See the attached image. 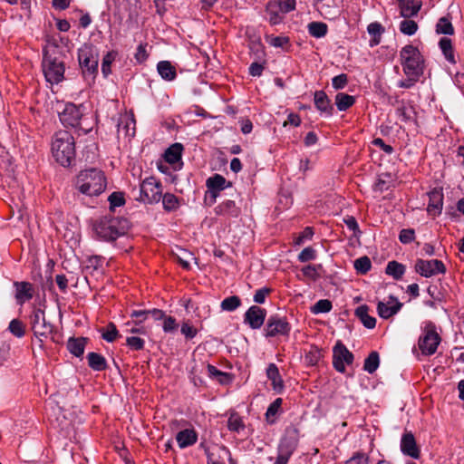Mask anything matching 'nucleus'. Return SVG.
<instances>
[{
	"instance_id": "f257e3e1",
	"label": "nucleus",
	"mask_w": 464,
	"mask_h": 464,
	"mask_svg": "<svg viewBox=\"0 0 464 464\" xmlns=\"http://www.w3.org/2000/svg\"><path fill=\"white\" fill-rule=\"evenodd\" d=\"M52 153L60 165L69 167L75 158V145L72 135L67 130L57 131L53 139Z\"/></svg>"
},
{
	"instance_id": "f03ea898",
	"label": "nucleus",
	"mask_w": 464,
	"mask_h": 464,
	"mask_svg": "<svg viewBox=\"0 0 464 464\" xmlns=\"http://www.w3.org/2000/svg\"><path fill=\"white\" fill-rule=\"evenodd\" d=\"M76 188L87 196H97L106 188V179L102 171L97 169L82 170L75 180Z\"/></svg>"
},
{
	"instance_id": "7ed1b4c3",
	"label": "nucleus",
	"mask_w": 464,
	"mask_h": 464,
	"mask_svg": "<svg viewBox=\"0 0 464 464\" xmlns=\"http://www.w3.org/2000/svg\"><path fill=\"white\" fill-rule=\"evenodd\" d=\"M128 228L126 219L115 217H103L93 226L98 237L105 241H114L123 236Z\"/></svg>"
},
{
	"instance_id": "20e7f679",
	"label": "nucleus",
	"mask_w": 464,
	"mask_h": 464,
	"mask_svg": "<svg viewBox=\"0 0 464 464\" xmlns=\"http://www.w3.org/2000/svg\"><path fill=\"white\" fill-rule=\"evenodd\" d=\"M400 58L407 77H420L423 73V58L417 47L405 45L400 52Z\"/></svg>"
},
{
	"instance_id": "39448f33",
	"label": "nucleus",
	"mask_w": 464,
	"mask_h": 464,
	"mask_svg": "<svg viewBox=\"0 0 464 464\" xmlns=\"http://www.w3.org/2000/svg\"><path fill=\"white\" fill-rule=\"evenodd\" d=\"M42 69L46 82L51 84H58L63 80L64 63L57 56L44 52L42 62Z\"/></svg>"
},
{
	"instance_id": "423d86ee",
	"label": "nucleus",
	"mask_w": 464,
	"mask_h": 464,
	"mask_svg": "<svg viewBox=\"0 0 464 464\" xmlns=\"http://www.w3.org/2000/svg\"><path fill=\"white\" fill-rule=\"evenodd\" d=\"M162 197V186L160 181L154 177H149L142 180L140 185L137 200L144 204L158 203Z\"/></svg>"
},
{
	"instance_id": "0eeeda50",
	"label": "nucleus",
	"mask_w": 464,
	"mask_h": 464,
	"mask_svg": "<svg viewBox=\"0 0 464 464\" xmlns=\"http://www.w3.org/2000/svg\"><path fill=\"white\" fill-rule=\"evenodd\" d=\"M299 441V430L295 426L286 428L278 447V455L290 459Z\"/></svg>"
},
{
	"instance_id": "6e6552de",
	"label": "nucleus",
	"mask_w": 464,
	"mask_h": 464,
	"mask_svg": "<svg viewBox=\"0 0 464 464\" xmlns=\"http://www.w3.org/2000/svg\"><path fill=\"white\" fill-rule=\"evenodd\" d=\"M415 272L424 277H431L438 274H444L446 267L442 261L438 259H417L414 265Z\"/></svg>"
},
{
	"instance_id": "1a4fd4ad",
	"label": "nucleus",
	"mask_w": 464,
	"mask_h": 464,
	"mask_svg": "<svg viewBox=\"0 0 464 464\" xmlns=\"http://www.w3.org/2000/svg\"><path fill=\"white\" fill-rule=\"evenodd\" d=\"M78 60L83 72H87L90 74L97 72L98 54L91 47L81 48L78 52Z\"/></svg>"
},
{
	"instance_id": "9d476101",
	"label": "nucleus",
	"mask_w": 464,
	"mask_h": 464,
	"mask_svg": "<svg viewBox=\"0 0 464 464\" xmlns=\"http://www.w3.org/2000/svg\"><path fill=\"white\" fill-rule=\"evenodd\" d=\"M265 332L266 337L287 335L290 332V325L285 318L273 315L268 318Z\"/></svg>"
},
{
	"instance_id": "9b49d317",
	"label": "nucleus",
	"mask_w": 464,
	"mask_h": 464,
	"mask_svg": "<svg viewBox=\"0 0 464 464\" xmlns=\"http://www.w3.org/2000/svg\"><path fill=\"white\" fill-rule=\"evenodd\" d=\"M82 117L81 106L72 103L65 104L63 110L59 112L60 121L64 126L79 127Z\"/></svg>"
},
{
	"instance_id": "f8f14e48",
	"label": "nucleus",
	"mask_w": 464,
	"mask_h": 464,
	"mask_svg": "<svg viewBox=\"0 0 464 464\" xmlns=\"http://www.w3.org/2000/svg\"><path fill=\"white\" fill-rule=\"evenodd\" d=\"M441 342V337L436 326L429 323L422 330L419 338V348H437Z\"/></svg>"
},
{
	"instance_id": "ddd939ff",
	"label": "nucleus",
	"mask_w": 464,
	"mask_h": 464,
	"mask_svg": "<svg viewBox=\"0 0 464 464\" xmlns=\"http://www.w3.org/2000/svg\"><path fill=\"white\" fill-rule=\"evenodd\" d=\"M32 329L36 335H45L53 330V325L45 319L42 309H34L31 315Z\"/></svg>"
},
{
	"instance_id": "4468645a",
	"label": "nucleus",
	"mask_w": 464,
	"mask_h": 464,
	"mask_svg": "<svg viewBox=\"0 0 464 464\" xmlns=\"http://www.w3.org/2000/svg\"><path fill=\"white\" fill-rule=\"evenodd\" d=\"M266 315L265 309L253 305L246 312L244 321L252 329H259L264 324Z\"/></svg>"
},
{
	"instance_id": "2eb2a0df",
	"label": "nucleus",
	"mask_w": 464,
	"mask_h": 464,
	"mask_svg": "<svg viewBox=\"0 0 464 464\" xmlns=\"http://www.w3.org/2000/svg\"><path fill=\"white\" fill-rule=\"evenodd\" d=\"M314 5L325 19L334 20L340 15V8L335 0L314 1Z\"/></svg>"
},
{
	"instance_id": "dca6fc26",
	"label": "nucleus",
	"mask_w": 464,
	"mask_h": 464,
	"mask_svg": "<svg viewBox=\"0 0 464 464\" xmlns=\"http://www.w3.org/2000/svg\"><path fill=\"white\" fill-rule=\"evenodd\" d=\"M353 354L349 350H334L333 364L339 372H345V366L353 362Z\"/></svg>"
},
{
	"instance_id": "f3484780",
	"label": "nucleus",
	"mask_w": 464,
	"mask_h": 464,
	"mask_svg": "<svg viewBox=\"0 0 464 464\" xmlns=\"http://www.w3.org/2000/svg\"><path fill=\"white\" fill-rule=\"evenodd\" d=\"M401 450L404 455L413 459L420 458V450L411 432L404 433L401 440Z\"/></svg>"
},
{
	"instance_id": "a211bd4d",
	"label": "nucleus",
	"mask_w": 464,
	"mask_h": 464,
	"mask_svg": "<svg viewBox=\"0 0 464 464\" xmlns=\"http://www.w3.org/2000/svg\"><path fill=\"white\" fill-rule=\"evenodd\" d=\"M401 16L411 18L418 14L421 8V3L416 0H398Z\"/></svg>"
},
{
	"instance_id": "6ab92c4d",
	"label": "nucleus",
	"mask_w": 464,
	"mask_h": 464,
	"mask_svg": "<svg viewBox=\"0 0 464 464\" xmlns=\"http://www.w3.org/2000/svg\"><path fill=\"white\" fill-rule=\"evenodd\" d=\"M14 285L16 290L15 299L18 304H22L25 301H28L33 298L34 288L32 284L28 282H14Z\"/></svg>"
},
{
	"instance_id": "aec40b11",
	"label": "nucleus",
	"mask_w": 464,
	"mask_h": 464,
	"mask_svg": "<svg viewBox=\"0 0 464 464\" xmlns=\"http://www.w3.org/2000/svg\"><path fill=\"white\" fill-rule=\"evenodd\" d=\"M226 179L220 174H215L207 179L206 186L213 198V201L216 200L218 192L226 188Z\"/></svg>"
},
{
	"instance_id": "412c9836",
	"label": "nucleus",
	"mask_w": 464,
	"mask_h": 464,
	"mask_svg": "<svg viewBox=\"0 0 464 464\" xmlns=\"http://www.w3.org/2000/svg\"><path fill=\"white\" fill-rule=\"evenodd\" d=\"M401 307V304L395 298L391 297V300L385 304L379 302L377 305L378 314L382 318H389L395 314Z\"/></svg>"
},
{
	"instance_id": "4be33fe9",
	"label": "nucleus",
	"mask_w": 464,
	"mask_h": 464,
	"mask_svg": "<svg viewBox=\"0 0 464 464\" xmlns=\"http://www.w3.org/2000/svg\"><path fill=\"white\" fill-rule=\"evenodd\" d=\"M427 211L430 215L438 216L442 210L443 195L439 190H433L429 194Z\"/></svg>"
},
{
	"instance_id": "5701e85b",
	"label": "nucleus",
	"mask_w": 464,
	"mask_h": 464,
	"mask_svg": "<svg viewBox=\"0 0 464 464\" xmlns=\"http://www.w3.org/2000/svg\"><path fill=\"white\" fill-rule=\"evenodd\" d=\"M176 440L180 449H185L197 442L198 434L193 429H185L177 433Z\"/></svg>"
},
{
	"instance_id": "b1692460",
	"label": "nucleus",
	"mask_w": 464,
	"mask_h": 464,
	"mask_svg": "<svg viewBox=\"0 0 464 464\" xmlns=\"http://www.w3.org/2000/svg\"><path fill=\"white\" fill-rule=\"evenodd\" d=\"M314 105L318 111L326 116L333 114V106L331 101L324 91L314 92Z\"/></svg>"
},
{
	"instance_id": "393cba45",
	"label": "nucleus",
	"mask_w": 464,
	"mask_h": 464,
	"mask_svg": "<svg viewBox=\"0 0 464 464\" xmlns=\"http://www.w3.org/2000/svg\"><path fill=\"white\" fill-rule=\"evenodd\" d=\"M266 376L272 382L273 390L281 393L284 390V382L275 363H270L266 369Z\"/></svg>"
},
{
	"instance_id": "a878e982",
	"label": "nucleus",
	"mask_w": 464,
	"mask_h": 464,
	"mask_svg": "<svg viewBox=\"0 0 464 464\" xmlns=\"http://www.w3.org/2000/svg\"><path fill=\"white\" fill-rule=\"evenodd\" d=\"M124 130L125 135L132 137L135 134V119L133 114H124L120 118L118 131Z\"/></svg>"
},
{
	"instance_id": "bb28decb",
	"label": "nucleus",
	"mask_w": 464,
	"mask_h": 464,
	"mask_svg": "<svg viewBox=\"0 0 464 464\" xmlns=\"http://www.w3.org/2000/svg\"><path fill=\"white\" fill-rule=\"evenodd\" d=\"M369 307L366 304L360 305L355 310V315L361 323L368 329L375 327L376 319L369 314Z\"/></svg>"
},
{
	"instance_id": "cd10ccee",
	"label": "nucleus",
	"mask_w": 464,
	"mask_h": 464,
	"mask_svg": "<svg viewBox=\"0 0 464 464\" xmlns=\"http://www.w3.org/2000/svg\"><path fill=\"white\" fill-rule=\"evenodd\" d=\"M157 70L162 79L173 81L176 76V69L169 61H161L157 64Z\"/></svg>"
},
{
	"instance_id": "c85d7f7f",
	"label": "nucleus",
	"mask_w": 464,
	"mask_h": 464,
	"mask_svg": "<svg viewBox=\"0 0 464 464\" xmlns=\"http://www.w3.org/2000/svg\"><path fill=\"white\" fill-rule=\"evenodd\" d=\"M266 11L268 16V21L273 25L280 24L284 19V14H285L281 13L278 5H276L272 1L267 3Z\"/></svg>"
},
{
	"instance_id": "c756f323",
	"label": "nucleus",
	"mask_w": 464,
	"mask_h": 464,
	"mask_svg": "<svg viewBox=\"0 0 464 464\" xmlns=\"http://www.w3.org/2000/svg\"><path fill=\"white\" fill-rule=\"evenodd\" d=\"M87 360L89 366L94 371H103L107 366L105 358L94 352L88 353Z\"/></svg>"
},
{
	"instance_id": "7c9ffc66",
	"label": "nucleus",
	"mask_w": 464,
	"mask_h": 464,
	"mask_svg": "<svg viewBox=\"0 0 464 464\" xmlns=\"http://www.w3.org/2000/svg\"><path fill=\"white\" fill-rule=\"evenodd\" d=\"M355 103V97L344 92H339L335 96V105L340 111H344Z\"/></svg>"
},
{
	"instance_id": "2f4dec72",
	"label": "nucleus",
	"mask_w": 464,
	"mask_h": 464,
	"mask_svg": "<svg viewBox=\"0 0 464 464\" xmlns=\"http://www.w3.org/2000/svg\"><path fill=\"white\" fill-rule=\"evenodd\" d=\"M183 146L180 143H175L171 145L166 151H165V160L170 164L177 163L180 159L182 155Z\"/></svg>"
},
{
	"instance_id": "473e14b6",
	"label": "nucleus",
	"mask_w": 464,
	"mask_h": 464,
	"mask_svg": "<svg viewBox=\"0 0 464 464\" xmlns=\"http://www.w3.org/2000/svg\"><path fill=\"white\" fill-rule=\"evenodd\" d=\"M367 31L369 34L372 36V39L370 41V46L373 47L379 44L381 42V36L384 32L382 25L378 22L371 23L367 27Z\"/></svg>"
},
{
	"instance_id": "72a5a7b5",
	"label": "nucleus",
	"mask_w": 464,
	"mask_h": 464,
	"mask_svg": "<svg viewBox=\"0 0 464 464\" xmlns=\"http://www.w3.org/2000/svg\"><path fill=\"white\" fill-rule=\"evenodd\" d=\"M216 212L219 215L237 217L239 213L236 203L233 200H226L216 208Z\"/></svg>"
},
{
	"instance_id": "f704fd0d",
	"label": "nucleus",
	"mask_w": 464,
	"mask_h": 464,
	"mask_svg": "<svg viewBox=\"0 0 464 464\" xmlns=\"http://www.w3.org/2000/svg\"><path fill=\"white\" fill-rule=\"evenodd\" d=\"M385 272L395 280H400L405 273V266L397 261H390L386 266Z\"/></svg>"
},
{
	"instance_id": "c9c22d12",
	"label": "nucleus",
	"mask_w": 464,
	"mask_h": 464,
	"mask_svg": "<svg viewBox=\"0 0 464 464\" xmlns=\"http://www.w3.org/2000/svg\"><path fill=\"white\" fill-rule=\"evenodd\" d=\"M283 400L281 398L276 399L267 408L266 412V420L268 423L273 424L276 420V417L280 412Z\"/></svg>"
},
{
	"instance_id": "e433bc0d",
	"label": "nucleus",
	"mask_w": 464,
	"mask_h": 464,
	"mask_svg": "<svg viewBox=\"0 0 464 464\" xmlns=\"http://www.w3.org/2000/svg\"><path fill=\"white\" fill-rule=\"evenodd\" d=\"M307 30L313 37L322 38L326 35L328 27L326 24L322 22H311L307 25Z\"/></svg>"
},
{
	"instance_id": "4c0bfd02",
	"label": "nucleus",
	"mask_w": 464,
	"mask_h": 464,
	"mask_svg": "<svg viewBox=\"0 0 464 464\" xmlns=\"http://www.w3.org/2000/svg\"><path fill=\"white\" fill-rule=\"evenodd\" d=\"M380 356L376 351H372L364 361L363 370L368 373H373L379 368Z\"/></svg>"
},
{
	"instance_id": "58836bf2",
	"label": "nucleus",
	"mask_w": 464,
	"mask_h": 464,
	"mask_svg": "<svg viewBox=\"0 0 464 464\" xmlns=\"http://www.w3.org/2000/svg\"><path fill=\"white\" fill-rule=\"evenodd\" d=\"M439 45L446 58V60L449 63L455 64L456 60H455V56H454V53H453L451 40L449 38L443 37L440 40Z\"/></svg>"
},
{
	"instance_id": "ea45409f",
	"label": "nucleus",
	"mask_w": 464,
	"mask_h": 464,
	"mask_svg": "<svg viewBox=\"0 0 464 464\" xmlns=\"http://www.w3.org/2000/svg\"><path fill=\"white\" fill-rule=\"evenodd\" d=\"M162 205L166 211H175L179 208V198L171 193L162 195Z\"/></svg>"
},
{
	"instance_id": "a19ab883",
	"label": "nucleus",
	"mask_w": 464,
	"mask_h": 464,
	"mask_svg": "<svg viewBox=\"0 0 464 464\" xmlns=\"http://www.w3.org/2000/svg\"><path fill=\"white\" fill-rule=\"evenodd\" d=\"M245 428L242 418L236 412H232L227 420V429L230 431L239 433Z\"/></svg>"
},
{
	"instance_id": "79ce46f5",
	"label": "nucleus",
	"mask_w": 464,
	"mask_h": 464,
	"mask_svg": "<svg viewBox=\"0 0 464 464\" xmlns=\"http://www.w3.org/2000/svg\"><path fill=\"white\" fill-rule=\"evenodd\" d=\"M241 304V300L237 295H232L225 298L221 304L220 307L223 311L232 312L238 308Z\"/></svg>"
},
{
	"instance_id": "37998d69",
	"label": "nucleus",
	"mask_w": 464,
	"mask_h": 464,
	"mask_svg": "<svg viewBox=\"0 0 464 464\" xmlns=\"http://www.w3.org/2000/svg\"><path fill=\"white\" fill-rule=\"evenodd\" d=\"M116 56H117V52H115V51L108 52L104 55L103 59H102V72L104 75V77H107L109 74H111V65L113 63V61L115 60Z\"/></svg>"
},
{
	"instance_id": "c03bdc74",
	"label": "nucleus",
	"mask_w": 464,
	"mask_h": 464,
	"mask_svg": "<svg viewBox=\"0 0 464 464\" xmlns=\"http://www.w3.org/2000/svg\"><path fill=\"white\" fill-rule=\"evenodd\" d=\"M418 30V24L415 21L405 18L400 24V31L405 35H413Z\"/></svg>"
},
{
	"instance_id": "a18cd8bd",
	"label": "nucleus",
	"mask_w": 464,
	"mask_h": 464,
	"mask_svg": "<svg viewBox=\"0 0 464 464\" xmlns=\"http://www.w3.org/2000/svg\"><path fill=\"white\" fill-rule=\"evenodd\" d=\"M354 268L360 274H366L372 267L371 260L368 256H361L354 261Z\"/></svg>"
},
{
	"instance_id": "49530a36",
	"label": "nucleus",
	"mask_w": 464,
	"mask_h": 464,
	"mask_svg": "<svg viewBox=\"0 0 464 464\" xmlns=\"http://www.w3.org/2000/svg\"><path fill=\"white\" fill-rule=\"evenodd\" d=\"M333 305L331 301L327 299H321L317 301L314 306L311 308V311L314 314L328 313L331 311Z\"/></svg>"
},
{
	"instance_id": "de8ad7c7",
	"label": "nucleus",
	"mask_w": 464,
	"mask_h": 464,
	"mask_svg": "<svg viewBox=\"0 0 464 464\" xmlns=\"http://www.w3.org/2000/svg\"><path fill=\"white\" fill-rule=\"evenodd\" d=\"M102 337L105 341L111 343L118 336V330L113 324H109L106 327L101 330Z\"/></svg>"
},
{
	"instance_id": "09e8293b",
	"label": "nucleus",
	"mask_w": 464,
	"mask_h": 464,
	"mask_svg": "<svg viewBox=\"0 0 464 464\" xmlns=\"http://www.w3.org/2000/svg\"><path fill=\"white\" fill-rule=\"evenodd\" d=\"M208 372L211 378L218 380L220 383H226L229 381V375L217 369L213 365H208Z\"/></svg>"
},
{
	"instance_id": "8fccbe9b",
	"label": "nucleus",
	"mask_w": 464,
	"mask_h": 464,
	"mask_svg": "<svg viewBox=\"0 0 464 464\" xmlns=\"http://www.w3.org/2000/svg\"><path fill=\"white\" fill-rule=\"evenodd\" d=\"M436 31L438 34H452L454 30L451 23L445 17L439 20L436 25Z\"/></svg>"
},
{
	"instance_id": "3c124183",
	"label": "nucleus",
	"mask_w": 464,
	"mask_h": 464,
	"mask_svg": "<svg viewBox=\"0 0 464 464\" xmlns=\"http://www.w3.org/2000/svg\"><path fill=\"white\" fill-rule=\"evenodd\" d=\"M9 331L16 337L21 338L24 334V325L18 319H13L8 326Z\"/></svg>"
},
{
	"instance_id": "603ef678",
	"label": "nucleus",
	"mask_w": 464,
	"mask_h": 464,
	"mask_svg": "<svg viewBox=\"0 0 464 464\" xmlns=\"http://www.w3.org/2000/svg\"><path fill=\"white\" fill-rule=\"evenodd\" d=\"M108 200L110 202V208L113 209L117 207H121L125 204L124 195L121 192H113L111 193Z\"/></svg>"
},
{
	"instance_id": "864d4df0",
	"label": "nucleus",
	"mask_w": 464,
	"mask_h": 464,
	"mask_svg": "<svg viewBox=\"0 0 464 464\" xmlns=\"http://www.w3.org/2000/svg\"><path fill=\"white\" fill-rule=\"evenodd\" d=\"M180 333L187 339H192L197 335L198 330L189 323V321H185L181 325Z\"/></svg>"
},
{
	"instance_id": "5fc2aeb1",
	"label": "nucleus",
	"mask_w": 464,
	"mask_h": 464,
	"mask_svg": "<svg viewBox=\"0 0 464 464\" xmlns=\"http://www.w3.org/2000/svg\"><path fill=\"white\" fill-rule=\"evenodd\" d=\"M162 328L165 333H173L178 329L176 319L172 316L164 315Z\"/></svg>"
},
{
	"instance_id": "6e6d98bb",
	"label": "nucleus",
	"mask_w": 464,
	"mask_h": 464,
	"mask_svg": "<svg viewBox=\"0 0 464 464\" xmlns=\"http://www.w3.org/2000/svg\"><path fill=\"white\" fill-rule=\"evenodd\" d=\"M278 5L281 13H289L295 8V0H275L272 1Z\"/></svg>"
},
{
	"instance_id": "4d7b16f0",
	"label": "nucleus",
	"mask_w": 464,
	"mask_h": 464,
	"mask_svg": "<svg viewBox=\"0 0 464 464\" xmlns=\"http://www.w3.org/2000/svg\"><path fill=\"white\" fill-rule=\"evenodd\" d=\"M348 83V77L345 73H341L337 76H334L332 79V86L335 90L343 89Z\"/></svg>"
},
{
	"instance_id": "13d9d810",
	"label": "nucleus",
	"mask_w": 464,
	"mask_h": 464,
	"mask_svg": "<svg viewBox=\"0 0 464 464\" xmlns=\"http://www.w3.org/2000/svg\"><path fill=\"white\" fill-rule=\"evenodd\" d=\"M315 257H316L315 250L311 246L304 248L298 255V260L300 262L311 261V260L315 259Z\"/></svg>"
},
{
	"instance_id": "bf43d9fd",
	"label": "nucleus",
	"mask_w": 464,
	"mask_h": 464,
	"mask_svg": "<svg viewBox=\"0 0 464 464\" xmlns=\"http://www.w3.org/2000/svg\"><path fill=\"white\" fill-rule=\"evenodd\" d=\"M266 40L270 45H272L274 47H283L289 41L288 38L285 36H273V35H266Z\"/></svg>"
},
{
	"instance_id": "052dcab7",
	"label": "nucleus",
	"mask_w": 464,
	"mask_h": 464,
	"mask_svg": "<svg viewBox=\"0 0 464 464\" xmlns=\"http://www.w3.org/2000/svg\"><path fill=\"white\" fill-rule=\"evenodd\" d=\"M179 263L186 269L190 266V260H194L193 254L186 250H181V255L177 256Z\"/></svg>"
},
{
	"instance_id": "680f3d73",
	"label": "nucleus",
	"mask_w": 464,
	"mask_h": 464,
	"mask_svg": "<svg viewBox=\"0 0 464 464\" xmlns=\"http://www.w3.org/2000/svg\"><path fill=\"white\" fill-rule=\"evenodd\" d=\"M411 112L412 110L405 106H401L396 110V114L398 118L403 122H409L411 121Z\"/></svg>"
},
{
	"instance_id": "e2e57ef3",
	"label": "nucleus",
	"mask_w": 464,
	"mask_h": 464,
	"mask_svg": "<svg viewBox=\"0 0 464 464\" xmlns=\"http://www.w3.org/2000/svg\"><path fill=\"white\" fill-rule=\"evenodd\" d=\"M86 345H88V339L85 337H78V338L71 337V338H69L68 343H67V348L80 349V348H84Z\"/></svg>"
},
{
	"instance_id": "0e129e2a",
	"label": "nucleus",
	"mask_w": 464,
	"mask_h": 464,
	"mask_svg": "<svg viewBox=\"0 0 464 464\" xmlns=\"http://www.w3.org/2000/svg\"><path fill=\"white\" fill-rule=\"evenodd\" d=\"M414 238H415V232L413 229L407 228V229H402L400 232L399 239L402 244H409V243L412 242L414 240Z\"/></svg>"
},
{
	"instance_id": "69168bd1",
	"label": "nucleus",
	"mask_w": 464,
	"mask_h": 464,
	"mask_svg": "<svg viewBox=\"0 0 464 464\" xmlns=\"http://www.w3.org/2000/svg\"><path fill=\"white\" fill-rule=\"evenodd\" d=\"M130 317L134 319L136 324H140L149 318L147 310H133L130 313Z\"/></svg>"
},
{
	"instance_id": "338daca9",
	"label": "nucleus",
	"mask_w": 464,
	"mask_h": 464,
	"mask_svg": "<svg viewBox=\"0 0 464 464\" xmlns=\"http://www.w3.org/2000/svg\"><path fill=\"white\" fill-rule=\"evenodd\" d=\"M320 356L319 350H310L305 353L304 362L306 364L314 365L318 362Z\"/></svg>"
},
{
	"instance_id": "774afa93",
	"label": "nucleus",
	"mask_w": 464,
	"mask_h": 464,
	"mask_svg": "<svg viewBox=\"0 0 464 464\" xmlns=\"http://www.w3.org/2000/svg\"><path fill=\"white\" fill-rule=\"evenodd\" d=\"M303 275L310 279L316 280L319 277L317 267L308 265L302 269Z\"/></svg>"
}]
</instances>
